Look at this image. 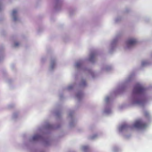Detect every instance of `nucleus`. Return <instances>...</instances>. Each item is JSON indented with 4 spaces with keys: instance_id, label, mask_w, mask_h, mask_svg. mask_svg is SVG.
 Segmentation results:
<instances>
[{
    "instance_id": "nucleus-12",
    "label": "nucleus",
    "mask_w": 152,
    "mask_h": 152,
    "mask_svg": "<svg viewBox=\"0 0 152 152\" xmlns=\"http://www.w3.org/2000/svg\"><path fill=\"white\" fill-rule=\"evenodd\" d=\"M83 148V149H85L86 148H87V147L86 146H84Z\"/></svg>"
},
{
    "instance_id": "nucleus-13",
    "label": "nucleus",
    "mask_w": 152,
    "mask_h": 152,
    "mask_svg": "<svg viewBox=\"0 0 152 152\" xmlns=\"http://www.w3.org/2000/svg\"><path fill=\"white\" fill-rule=\"evenodd\" d=\"M137 103H139V102H137Z\"/></svg>"
},
{
    "instance_id": "nucleus-5",
    "label": "nucleus",
    "mask_w": 152,
    "mask_h": 152,
    "mask_svg": "<svg viewBox=\"0 0 152 152\" xmlns=\"http://www.w3.org/2000/svg\"><path fill=\"white\" fill-rule=\"evenodd\" d=\"M17 13V11L16 10H13L12 12V14L13 16H14V20L15 21L17 19V18L15 16V15Z\"/></svg>"
},
{
    "instance_id": "nucleus-2",
    "label": "nucleus",
    "mask_w": 152,
    "mask_h": 152,
    "mask_svg": "<svg viewBox=\"0 0 152 152\" xmlns=\"http://www.w3.org/2000/svg\"><path fill=\"white\" fill-rule=\"evenodd\" d=\"M145 91V89L139 84L135 87L133 90V93L134 94H141L144 92Z\"/></svg>"
},
{
    "instance_id": "nucleus-4",
    "label": "nucleus",
    "mask_w": 152,
    "mask_h": 152,
    "mask_svg": "<svg viewBox=\"0 0 152 152\" xmlns=\"http://www.w3.org/2000/svg\"><path fill=\"white\" fill-rule=\"evenodd\" d=\"M41 137V136L38 134H36L34 135L33 138L32 139L33 140H36L40 139Z\"/></svg>"
},
{
    "instance_id": "nucleus-3",
    "label": "nucleus",
    "mask_w": 152,
    "mask_h": 152,
    "mask_svg": "<svg viewBox=\"0 0 152 152\" xmlns=\"http://www.w3.org/2000/svg\"><path fill=\"white\" fill-rule=\"evenodd\" d=\"M137 42V41L136 39H131L128 40L126 44L129 47L135 45Z\"/></svg>"
},
{
    "instance_id": "nucleus-7",
    "label": "nucleus",
    "mask_w": 152,
    "mask_h": 152,
    "mask_svg": "<svg viewBox=\"0 0 152 152\" xmlns=\"http://www.w3.org/2000/svg\"><path fill=\"white\" fill-rule=\"evenodd\" d=\"M76 66L77 68H78L80 67L81 65V64L80 63L78 62L76 64Z\"/></svg>"
},
{
    "instance_id": "nucleus-8",
    "label": "nucleus",
    "mask_w": 152,
    "mask_h": 152,
    "mask_svg": "<svg viewBox=\"0 0 152 152\" xmlns=\"http://www.w3.org/2000/svg\"><path fill=\"white\" fill-rule=\"evenodd\" d=\"M95 55L94 54H92L91 56L90 60H91L92 59L94 58Z\"/></svg>"
},
{
    "instance_id": "nucleus-10",
    "label": "nucleus",
    "mask_w": 152,
    "mask_h": 152,
    "mask_svg": "<svg viewBox=\"0 0 152 152\" xmlns=\"http://www.w3.org/2000/svg\"><path fill=\"white\" fill-rule=\"evenodd\" d=\"M55 64V63L54 61H52V67L53 68V66Z\"/></svg>"
},
{
    "instance_id": "nucleus-1",
    "label": "nucleus",
    "mask_w": 152,
    "mask_h": 152,
    "mask_svg": "<svg viewBox=\"0 0 152 152\" xmlns=\"http://www.w3.org/2000/svg\"><path fill=\"white\" fill-rule=\"evenodd\" d=\"M147 126L146 124L143 123L141 120H139L135 121L134 124V126L137 128L144 129Z\"/></svg>"
},
{
    "instance_id": "nucleus-6",
    "label": "nucleus",
    "mask_w": 152,
    "mask_h": 152,
    "mask_svg": "<svg viewBox=\"0 0 152 152\" xmlns=\"http://www.w3.org/2000/svg\"><path fill=\"white\" fill-rule=\"evenodd\" d=\"M144 115L145 117H148L149 116V114L148 112H145L144 113Z\"/></svg>"
},
{
    "instance_id": "nucleus-9",
    "label": "nucleus",
    "mask_w": 152,
    "mask_h": 152,
    "mask_svg": "<svg viewBox=\"0 0 152 152\" xmlns=\"http://www.w3.org/2000/svg\"><path fill=\"white\" fill-rule=\"evenodd\" d=\"M126 125H122L121 127V129H122L124 128L126 126Z\"/></svg>"
},
{
    "instance_id": "nucleus-11",
    "label": "nucleus",
    "mask_w": 152,
    "mask_h": 152,
    "mask_svg": "<svg viewBox=\"0 0 152 152\" xmlns=\"http://www.w3.org/2000/svg\"><path fill=\"white\" fill-rule=\"evenodd\" d=\"M15 45V46H17L19 45V43L18 42H16Z\"/></svg>"
}]
</instances>
